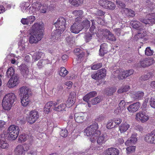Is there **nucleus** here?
<instances>
[{
    "instance_id": "nucleus-25",
    "label": "nucleus",
    "mask_w": 155,
    "mask_h": 155,
    "mask_svg": "<svg viewBox=\"0 0 155 155\" xmlns=\"http://www.w3.org/2000/svg\"><path fill=\"white\" fill-rule=\"evenodd\" d=\"M74 119L78 123H81L84 121V114L82 112L75 113L74 114Z\"/></svg>"
},
{
    "instance_id": "nucleus-34",
    "label": "nucleus",
    "mask_w": 155,
    "mask_h": 155,
    "mask_svg": "<svg viewBox=\"0 0 155 155\" xmlns=\"http://www.w3.org/2000/svg\"><path fill=\"white\" fill-rule=\"evenodd\" d=\"M58 104L57 102L55 101H50L47 102L46 104L47 107H48L51 109V108L52 107L53 108L54 110L56 107V106Z\"/></svg>"
},
{
    "instance_id": "nucleus-29",
    "label": "nucleus",
    "mask_w": 155,
    "mask_h": 155,
    "mask_svg": "<svg viewBox=\"0 0 155 155\" xmlns=\"http://www.w3.org/2000/svg\"><path fill=\"white\" fill-rule=\"evenodd\" d=\"M42 6V5L41 2H35L32 4L31 6L30 7V9L32 8L34 11H38L40 10Z\"/></svg>"
},
{
    "instance_id": "nucleus-54",
    "label": "nucleus",
    "mask_w": 155,
    "mask_h": 155,
    "mask_svg": "<svg viewBox=\"0 0 155 155\" xmlns=\"http://www.w3.org/2000/svg\"><path fill=\"white\" fill-rule=\"evenodd\" d=\"M137 133H134L131 136L130 139L131 140V142L134 144L136 143L137 140Z\"/></svg>"
},
{
    "instance_id": "nucleus-45",
    "label": "nucleus",
    "mask_w": 155,
    "mask_h": 155,
    "mask_svg": "<svg viewBox=\"0 0 155 155\" xmlns=\"http://www.w3.org/2000/svg\"><path fill=\"white\" fill-rule=\"evenodd\" d=\"M15 73V70L13 68L10 67L7 70L6 75L9 78L13 76Z\"/></svg>"
},
{
    "instance_id": "nucleus-13",
    "label": "nucleus",
    "mask_w": 155,
    "mask_h": 155,
    "mask_svg": "<svg viewBox=\"0 0 155 155\" xmlns=\"http://www.w3.org/2000/svg\"><path fill=\"white\" fill-rule=\"evenodd\" d=\"M32 32V34L30 36L29 41L31 44H36L40 41L43 37V34L41 33H36Z\"/></svg>"
},
{
    "instance_id": "nucleus-21",
    "label": "nucleus",
    "mask_w": 155,
    "mask_h": 155,
    "mask_svg": "<svg viewBox=\"0 0 155 155\" xmlns=\"http://www.w3.org/2000/svg\"><path fill=\"white\" fill-rule=\"evenodd\" d=\"M8 147V144L5 138L4 134L0 135V150L6 149Z\"/></svg>"
},
{
    "instance_id": "nucleus-19",
    "label": "nucleus",
    "mask_w": 155,
    "mask_h": 155,
    "mask_svg": "<svg viewBox=\"0 0 155 155\" xmlns=\"http://www.w3.org/2000/svg\"><path fill=\"white\" fill-rule=\"evenodd\" d=\"M140 107V102H137L127 107V109L129 112L134 113L138 110Z\"/></svg>"
},
{
    "instance_id": "nucleus-14",
    "label": "nucleus",
    "mask_w": 155,
    "mask_h": 155,
    "mask_svg": "<svg viewBox=\"0 0 155 155\" xmlns=\"http://www.w3.org/2000/svg\"><path fill=\"white\" fill-rule=\"evenodd\" d=\"M32 32L38 34L40 33L43 35L44 24L42 23H36L31 28Z\"/></svg>"
},
{
    "instance_id": "nucleus-48",
    "label": "nucleus",
    "mask_w": 155,
    "mask_h": 155,
    "mask_svg": "<svg viewBox=\"0 0 155 155\" xmlns=\"http://www.w3.org/2000/svg\"><path fill=\"white\" fill-rule=\"evenodd\" d=\"M42 53L41 52H35L33 55V59L35 61H37L41 58Z\"/></svg>"
},
{
    "instance_id": "nucleus-44",
    "label": "nucleus",
    "mask_w": 155,
    "mask_h": 155,
    "mask_svg": "<svg viewBox=\"0 0 155 155\" xmlns=\"http://www.w3.org/2000/svg\"><path fill=\"white\" fill-rule=\"evenodd\" d=\"M81 25L83 26V28H89L90 26V21L87 19H85L81 23Z\"/></svg>"
},
{
    "instance_id": "nucleus-52",
    "label": "nucleus",
    "mask_w": 155,
    "mask_h": 155,
    "mask_svg": "<svg viewBox=\"0 0 155 155\" xmlns=\"http://www.w3.org/2000/svg\"><path fill=\"white\" fill-rule=\"evenodd\" d=\"M46 61H47L46 60L42 59L39 60L37 64L38 68L40 69L43 67L44 66V65H45L46 64Z\"/></svg>"
},
{
    "instance_id": "nucleus-60",
    "label": "nucleus",
    "mask_w": 155,
    "mask_h": 155,
    "mask_svg": "<svg viewBox=\"0 0 155 155\" xmlns=\"http://www.w3.org/2000/svg\"><path fill=\"white\" fill-rule=\"evenodd\" d=\"M124 109H121L120 107H118L116 109L114 110V113L116 114H120L122 113L123 111H124Z\"/></svg>"
},
{
    "instance_id": "nucleus-11",
    "label": "nucleus",
    "mask_w": 155,
    "mask_h": 155,
    "mask_svg": "<svg viewBox=\"0 0 155 155\" xmlns=\"http://www.w3.org/2000/svg\"><path fill=\"white\" fill-rule=\"evenodd\" d=\"M155 62V60L153 58H147L141 59L139 64L142 67L146 68L150 66Z\"/></svg>"
},
{
    "instance_id": "nucleus-41",
    "label": "nucleus",
    "mask_w": 155,
    "mask_h": 155,
    "mask_svg": "<svg viewBox=\"0 0 155 155\" xmlns=\"http://www.w3.org/2000/svg\"><path fill=\"white\" fill-rule=\"evenodd\" d=\"M29 136L27 134H23L20 135L18 138L19 141H20L21 142H25L26 141L28 138H29Z\"/></svg>"
},
{
    "instance_id": "nucleus-46",
    "label": "nucleus",
    "mask_w": 155,
    "mask_h": 155,
    "mask_svg": "<svg viewBox=\"0 0 155 155\" xmlns=\"http://www.w3.org/2000/svg\"><path fill=\"white\" fill-rule=\"evenodd\" d=\"M101 100L100 97H97L92 99L90 101L92 105H95L100 102Z\"/></svg>"
},
{
    "instance_id": "nucleus-5",
    "label": "nucleus",
    "mask_w": 155,
    "mask_h": 155,
    "mask_svg": "<svg viewBox=\"0 0 155 155\" xmlns=\"http://www.w3.org/2000/svg\"><path fill=\"white\" fill-rule=\"evenodd\" d=\"M8 130L9 133L8 136L9 140H13L18 137L20 130L19 127H9Z\"/></svg>"
},
{
    "instance_id": "nucleus-27",
    "label": "nucleus",
    "mask_w": 155,
    "mask_h": 155,
    "mask_svg": "<svg viewBox=\"0 0 155 155\" xmlns=\"http://www.w3.org/2000/svg\"><path fill=\"white\" fill-rule=\"evenodd\" d=\"M14 152L16 155H24L25 154L23 146L21 144H19L16 146Z\"/></svg>"
},
{
    "instance_id": "nucleus-62",
    "label": "nucleus",
    "mask_w": 155,
    "mask_h": 155,
    "mask_svg": "<svg viewBox=\"0 0 155 155\" xmlns=\"http://www.w3.org/2000/svg\"><path fill=\"white\" fill-rule=\"evenodd\" d=\"M105 12L101 10H98L96 12V15L100 16H104L105 14Z\"/></svg>"
},
{
    "instance_id": "nucleus-64",
    "label": "nucleus",
    "mask_w": 155,
    "mask_h": 155,
    "mask_svg": "<svg viewBox=\"0 0 155 155\" xmlns=\"http://www.w3.org/2000/svg\"><path fill=\"white\" fill-rule=\"evenodd\" d=\"M115 34L118 36H120V33L121 32V29L120 28H116L114 29Z\"/></svg>"
},
{
    "instance_id": "nucleus-10",
    "label": "nucleus",
    "mask_w": 155,
    "mask_h": 155,
    "mask_svg": "<svg viewBox=\"0 0 155 155\" xmlns=\"http://www.w3.org/2000/svg\"><path fill=\"white\" fill-rule=\"evenodd\" d=\"M39 114L37 111L34 110L31 111L29 113L28 118V122L30 124L34 123L39 118Z\"/></svg>"
},
{
    "instance_id": "nucleus-50",
    "label": "nucleus",
    "mask_w": 155,
    "mask_h": 155,
    "mask_svg": "<svg viewBox=\"0 0 155 155\" xmlns=\"http://www.w3.org/2000/svg\"><path fill=\"white\" fill-rule=\"evenodd\" d=\"M145 52L146 55L151 56L153 54L154 52L153 50L151 49L150 47H148L146 48Z\"/></svg>"
},
{
    "instance_id": "nucleus-36",
    "label": "nucleus",
    "mask_w": 155,
    "mask_h": 155,
    "mask_svg": "<svg viewBox=\"0 0 155 155\" xmlns=\"http://www.w3.org/2000/svg\"><path fill=\"white\" fill-rule=\"evenodd\" d=\"M20 71L23 75L27 74L29 72V70L25 64H23L20 67Z\"/></svg>"
},
{
    "instance_id": "nucleus-59",
    "label": "nucleus",
    "mask_w": 155,
    "mask_h": 155,
    "mask_svg": "<svg viewBox=\"0 0 155 155\" xmlns=\"http://www.w3.org/2000/svg\"><path fill=\"white\" fill-rule=\"evenodd\" d=\"M116 89L115 87H111L108 90V95L110 96L112 95L113 94L116 92Z\"/></svg>"
},
{
    "instance_id": "nucleus-35",
    "label": "nucleus",
    "mask_w": 155,
    "mask_h": 155,
    "mask_svg": "<svg viewBox=\"0 0 155 155\" xmlns=\"http://www.w3.org/2000/svg\"><path fill=\"white\" fill-rule=\"evenodd\" d=\"M131 25L132 27L137 30H140V29L141 24L140 22L137 21H132L131 22Z\"/></svg>"
},
{
    "instance_id": "nucleus-42",
    "label": "nucleus",
    "mask_w": 155,
    "mask_h": 155,
    "mask_svg": "<svg viewBox=\"0 0 155 155\" xmlns=\"http://www.w3.org/2000/svg\"><path fill=\"white\" fill-rule=\"evenodd\" d=\"M93 35V34H91L89 33H86L84 37L85 41L86 43H87L91 41Z\"/></svg>"
},
{
    "instance_id": "nucleus-23",
    "label": "nucleus",
    "mask_w": 155,
    "mask_h": 155,
    "mask_svg": "<svg viewBox=\"0 0 155 155\" xmlns=\"http://www.w3.org/2000/svg\"><path fill=\"white\" fill-rule=\"evenodd\" d=\"M35 16L31 15L28 17L26 18H22L21 20V22L23 25H31L35 21Z\"/></svg>"
},
{
    "instance_id": "nucleus-24",
    "label": "nucleus",
    "mask_w": 155,
    "mask_h": 155,
    "mask_svg": "<svg viewBox=\"0 0 155 155\" xmlns=\"http://www.w3.org/2000/svg\"><path fill=\"white\" fill-rule=\"evenodd\" d=\"M114 74L119 80H123L127 78L125 71H123L122 69L116 70L115 71Z\"/></svg>"
},
{
    "instance_id": "nucleus-57",
    "label": "nucleus",
    "mask_w": 155,
    "mask_h": 155,
    "mask_svg": "<svg viewBox=\"0 0 155 155\" xmlns=\"http://www.w3.org/2000/svg\"><path fill=\"white\" fill-rule=\"evenodd\" d=\"M126 102L124 100H122L120 101V102L118 104V107L121 108L122 109L124 110H125Z\"/></svg>"
},
{
    "instance_id": "nucleus-7",
    "label": "nucleus",
    "mask_w": 155,
    "mask_h": 155,
    "mask_svg": "<svg viewBox=\"0 0 155 155\" xmlns=\"http://www.w3.org/2000/svg\"><path fill=\"white\" fill-rule=\"evenodd\" d=\"M106 76V70L104 68H102L92 73L91 77V78L96 80L99 81L102 80Z\"/></svg>"
},
{
    "instance_id": "nucleus-61",
    "label": "nucleus",
    "mask_w": 155,
    "mask_h": 155,
    "mask_svg": "<svg viewBox=\"0 0 155 155\" xmlns=\"http://www.w3.org/2000/svg\"><path fill=\"white\" fill-rule=\"evenodd\" d=\"M134 70L133 69H130L125 71V73H126V76L127 77L132 74L134 72Z\"/></svg>"
},
{
    "instance_id": "nucleus-33",
    "label": "nucleus",
    "mask_w": 155,
    "mask_h": 155,
    "mask_svg": "<svg viewBox=\"0 0 155 155\" xmlns=\"http://www.w3.org/2000/svg\"><path fill=\"white\" fill-rule=\"evenodd\" d=\"M74 97H69L67 101H66V104H65L66 105L67 107H71L74 103Z\"/></svg>"
},
{
    "instance_id": "nucleus-16",
    "label": "nucleus",
    "mask_w": 155,
    "mask_h": 155,
    "mask_svg": "<svg viewBox=\"0 0 155 155\" xmlns=\"http://www.w3.org/2000/svg\"><path fill=\"white\" fill-rule=\"evenodd\" d=\"M130 94L132 98L138 100L142 99L144 95V92L141 91H132Z\"/></svg>"
},
{
    "instance_id": "nucleus-47",
    "label": "nucleus",
    "mask_w": 155,
    "mask_h": 155,
    "mask_svg": "<svg viewBox=\"0 0 155 155\" xmlns=\"http://www.w3.org/2000/svg\"><path fill=\"white\" fill-rule=\"evenodd\" d=\"M152 72H148L146 74L143 75L141 77L142 80L145 81L149 79L152 77Z\"/></svg>"
},
{
    "instance_id": "nucleus-12",
    "label": "nucleus",
    "mask_w": 155,
    "mask_h": 155,
    "mask_svg": "<svg viewBox=\"0 0 155 155\" xmlns=\"http://www.w3.org/2000/svg\"><path fill=\"white\" fill-rule=\"evenodd\" d=\"M136 117L137 120L140 121L142 123L147 121L149 118V116L145 110L138 112L136 114Z\"/></svg>"
},
{
    "instance_id": "nucleus-22",
    "label": "nucleus",
    "mask_w": 155,
    "mask_h": 155,
    "mask_svg": "<svg viewBox=\"0 0 155 155\" xmlns=\"http://www.w3.org/2000/svg\"><path fill=\"white\" fill-rule=\"evenodd\" d=\"M107 44L104 43L100 46V49L99 50V55L101 57H103L104 54L107 52Z\"/></svg>"
},
{
    "instance_id": "nucleus-53",
    "label": "nucleus",
    "mask_w": 155,
    "mask_h": 155,
    "mask_svg": "<svg viewBox=\"0 0 155 155\" xmlns=\"http://www.w3.org/2000/svg\"><path fill=\"white\" fill-rule=\"evenodd\" d=\"M30 4L28 2L23 3L21 5L22 11L24 12L28 8Z\"/></svg>"
},
{
    "instance_id": "nucleus-55",
    "label": "nucleus",
    "mask_w": 155,
    "mask_h": 155,
    "mask_svg": "<svg viewBox=\"0 0 155 155\" xmlns=\"http://www.w3.org/2000/svg\"><path fill=\"white\" fill-rule=\"evenodd\" d=\"M149 103L150 106L155 108V97H152L150 99Z\"/></svg>"
},
{
    "instance_id": "nucleus-9",
    "label": "nucleus",
    "mask_w": 155,
    "mask_h": 155,
    "mask_svg": "<svg viewBox=\"0 0 155 155\" xmlns=\"http://www.w3.org/2000/svg\"><path fill=\"white\" fill-rule=\"evenodd\" d=\"M66 20L65 18L63 17H60L58 19L57 21L54 23V25L56 29L64 31L66 27Z\"/></svg>"
},
{
    "instance_id": "nucleus-40",
    "label": "nucleus",
    "mask_w": 155,
    "mask_h": 155,
    "mask_svg": "<svg viewBox=\"0 0 155 155\" xmlns=\"http://www.w3.org/2000/svg\"><path fill=\"white\" fill-rule=\"evenodd\" d=\"M130 86L128 85L123 86L121 87L118 90V93H121L126 92L129 91L130 89Z\"/></svg>"
},
{
    "instance_id": "nucleus-8",
    "label": "nucleus",
    "mask_w": 155,
    "mask_h": 155,
    "mask_svg": "<svg viewBox=\"0 0 155 155\" xmlns=\"http://www.w3.org/2000/svg\"><path fill=\"white\" fill-rule=\"evenodd\" d=\"M99 5L103 8L108 10H113L116 7L115 4L113 2L107 0H100Z\"/></svg>"
},
{
    "instance_id": "nucleus-43",
    "label": "nucleus",
    "mask_w": 155,
    "mask_h": 155,
    "mask_svg": "<svg viewBox=\"0 0 155 155\" xmlns=\"http://www.w3.org/2000/svg\"><path fill=\"white\" fill-rule=\"evenodd\" d=\"M102 66V64L101 63L96 64H93L91 65V68L92 70H96L98 69L101 68Z\"/></svg>"
},
{
    "instance_id": "nucleus-58",
    "label": "nucleus",
    "mask_w": 155,
    "mask_h": 155,
    "mask_svg": "<svg viewBox=\"0 0 155 155\" xmlns=\"http://www.w3.org/2000/svg\"><path fill=\"white\" fill-rule=\"evenodd\" d=\"M60 135L63 137H66L68 135V131L66 129H62L60 132Z\"/></svg>"
},
{
    "instance_id": "nucleus-18",
    "label": "nucleus",
    "mask_w": 155,
    "mask_h": 155,
    "mask_svg": "<svg viewBox=\"0 0 155 155\" xmlns=\"http://www.w3.org/2000/svg\"><path fill=\"white\" fill-rule=\"evenodd\" d=\"M103 32L104 34H106V36L105 35H103L105 37H107V38L108 40L113 41H116L117 38L108 29H103Z\"/></svg>"
},
{
    "instance_id": "nucleus-15",
    "label": "nucleus",
    "mask_w": 155,
    "mask_h": 155,
    "mask_svg": "<svg viewBox=\"0 0 155 155\" xmlns=\"http://www.w3.org/2000/svg\"><path fill=\"white\" fill-rule=\"evenodd\" d=\"M144 140L148 143L155 144V130L145 135Z\"/></svg>"
},
{
    "instance_id": "nucleus-51",
    "label": "nucleus",
    "mask_w": 155,
    "mask_h": 155,
    "mask_svg": "<svg viewBox=\"0 0 155 155\" xmlns=\"http://www.w3.org/2000/svg\"><path fill=\"white\" fill-rule=\"evenodd\" d=\"M83 11L82 10H75L72 12V14L75 16H80L82 15L83 14Z\"/></svg>"
},
{
    "instance_id": "nucleus-63",
    "label": "nucleus",
    "mask_w": 155,
    "mask_h": 155,
    "mask_svg": "<svg viewBox=\"0 0 155 155\" xmlns=\"http://www.w3.org/2000/svg\"><path fill=\"white\" fill-rule=\"evenodd\" d=\"M145 128V127H137V128H136V130L141 132H146L147 131V130Z\"/></svg>"
},
{
    "instance_id": "nucleus-4",
    "label": "nucleus",
    "mask_w": 155,
    "mask_h": 155,
    "mask_svg": "<svg viewBox=\"0 0 155 155\" xmlns=\"http://www.w3.org/2000/svg\"><path fill=\"white\" fill-rule=\"evenodd\" d=\"M75 22L70 27V31L71 32L78 34L83 29V27L81 23L82 21V18L81 17H78L76 18Z\"/></svg>"
},
{
    "instance_id": "nucleus-30",
    "label": "nucleus",
    "mask_w": 155,
    "mask_h": 155,
    "mask_svg": "<svg viewBox=\"0 0 155 155\" xmlns=\"http://www.w3.org/2000/svg\"><path fill=\"white\" fill-rule=\"evenodd\" d=\"M123 11L129 17H133L135 15V12L131 9L124 8H123Z\"/></svg>"
},
{
    "instance_id": "nucleus-1",
    "label": "nucleus",
    "mask_w": 155,
    "mask_h": 155,
    "mask_svg": "<svg viewBox=\"0 0 155 155\" xmlns=\"http://www.w3.org/2000/svg\"><path fill=\"white\" fill-rule=\"evenodd\" d=\"M17 100L16 95L13 93H8L4 97L2 102L3 109L7 111L10 110Z\"/></svg>"
},
{
    "instance_id": "nucleus-49",
    "label": "nucleus",
    "mask_w": 155,
    "mask_h": 155,
    "mask_svg": "<svg viewBox=\"0 0 155 155\" xmlns=\"http://www.w3.org/2000/svg\"><path fill=\"white\" fill-rule=\"evenodd\" d=\"M135 148L136 146H130L127 147L126 148L127 153L129 154L133 153L135 151Z\"/></svg>"
},
{
    "instance_id": "nucleus-2",
    "label": "nucleus",
    "mask_w": 155,
    "mask_h": 155,
    "mask_svg": "<svg viewBox=\"0 0 155 155\" xmlns=\"http://www.w3.org/2000/svg\"><path fill=\"white\" fill-rule=\"evenodd\" d=\"M19 90L20 94L22 96L21 101V105L26 107L30 102L29 97L31 96V92L30 90L25 86L20 88Z\"/></svg>"
},
{
    "instance_id": "nucleus-17",
    "label": "nucleus",
    "mask_w": 155,
    "mask_h": 155,
    "mask_svg": "<svg viewBox=\"0 0 155 155\" xmlns=\"http://www.w3.org/2000/svg\"><path fill=\"white\" fill-rule=\"evenodd\" d=\"M18 84V77L14 76L11 77L8 81L7 85L9 88H13Z\"/></svg>"
},
{
    "instance_id": "nucleus-20",
    "label": "nucleus",
    "mask_w": 155,
    "mask_h": 155,
    "mask_svg": "<svg viewBox=\"0 0 155 155\" xmlns=\"http://www.w3.org/2000/svg\"><path fill=\"white\" fill-rule=\"evenodd\" d=\"M63 31H64L56 29V30L54 31L51 33V39L52 41H54L57 40L60 38L62 33Z\"/></svg>"
},
{
    "instance_id": "nucleus-6",
    "label": "nucleus",
    "mask_w": 155,
    "mask_h": 155,
    "mask_svg": "<svg viewBox=\"0 0 155 155\" xmlns=\"http://www.w3.org/2000/svg\"><path fill=\"white\" fill-rule=\"evenodd\" d=\"M139 20L145 24L152 25L155 24V13H151L148 14L145 18H140Z\"/></svg>"
},
{
    "instance_id": "nucleus-32",
    "label": "nucleus",
    "mask_w": 155,
    "mask_h": 155,
    "mask_svg": "<svg viewBox=\"0 0 155 155\" xmlns=\"http://www.w3.org/2000/svg\"><path fill=\"white\" fill-rule=\"evenodd\" d=\"M66 105L64 103H62L56 106L54 109V110L58 112H64L66 111Z\"/></svg>"
},
{
    "instance_id": "nucleus-28",
    "label": "nucleus",
    "mask_w": 155,
    "mask_h": 155,
    "mask_svg": "<svg viewBox=\"0 0 155 155\" xmlns=\"http://www.w3.org/2000/svg\"><path fill=\"white\" fill-rule=\"evenodd\" d=\"M118 150L114 148H110L106 150L105 155H118Z\"/></svg>"
},
{
    "instance_id": "nucleus-31",
    "label": "nucleus",
    "mask_w": 155,
    "mask_h": 155,
    "mask_svg": "<svg viewBox=\"0 0 155 155\" xmlns=\"http://www.w3.org/2000/svg\"><path fill=\"white\" fill-rule=\"evenodd\" d=\"M98 137V138L97 142L99 144H101L104 143L107 140V135L106 134H102L101 135V133H100V134Z\"/></svg>"
},
{
    "instance_id": "nucleus-26",
    "label": "nucleus",
    "mask_w": 155,
    "mask_h": 155,
    "mask_svg": "<svg viewBox=\"0 0 155 155\" xmlns=\"http://www.w3.org/2000/svg\"><path fill=\"white\" fill-rule=\"evenodd\" d=\"M122 120L121 118H117L113 119V120H109L107 122V126H115L117 125H119L122 122Z\"/></svg>"
},
{
    "instance_id": "nucleus-38",
    "label": "nucleus",
    "mask_w": 155,
    "mask_h": 155,
    "mask_svg": "<svg viewBox=\"0 0 155 155\" xmlns=\"http://www.w3.org/2000/svg\"><path fill=\"white\" fill-rule=\"evenodd\" d=\"M85 54V53L83 52H81L80 54L78 53L76 54V55L78 57V58H76V60L78 63H80L83 60Z\"/></svg>"
},
{
    "instance_id": "nucleus-39",
    "label": "nucleus",
    "mask_w": 155,
    "mask_h": 155,
    "mask_svg": "<svg viewBox=\"0 0 155 155\" xmlns=\"http://www.w3.org/2000/svg\"><path fill=\"white\" fill-rule=\"evenodd\" d=\"M84 0H69V2L72 5L78 6L83 3Z\"/></svg>"
},
{
    "instance_id": "nucleus-56",
    "label": "nucleus",
    "mask_w": 155,
    "mask_h": 155,
    "mask_svg": "<svg viewBox=\"0 0 155 155\" xmlns=\"http://www.w3.org/2000/svg\"><path fill=\"white\" fill-rule=\"evenodd\" d=\"M48 8V5L46 4L42 5V6L41 8L40 12L42 13H45Z\"/></svg>"
},
{
    "instance_id": "nucleus-3",
    "label": "nucleus",
    "mask_w": 155,
    "mask_h": 155,
    "mask_svg": "<svg viewBox=\"0 0 155 155\" xmlns=\"http://www.w3.org/2000/svg\"><path fill=\"white\" fill-rule=\"evenodd\" d=\"M98 127H87L84 130V135L90 137L91 141L93 142L100 134V131Z\"/></svg>"
},
{
    "instance_id": "nucleus-37",
    "label": "nucleus",
    "mask_w": 155,
    "mask_h": 155,
    "mask_svg": "<svg viewBox=\"0 0 155 155\" xmlns=\"http://www.w3.org/2000/svg\"><path fill=\"white\" fill-rule=\"evenodd\" d=\"M68 72L64 67H61L59 71V74L61 77H64L68 73Z\"/></svg>"
}]
</instances>
